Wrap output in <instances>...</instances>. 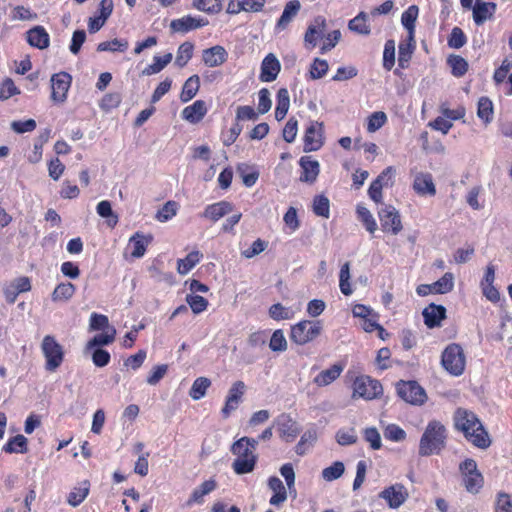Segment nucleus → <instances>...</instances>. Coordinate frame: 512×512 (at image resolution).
Here are the masks:
<instances>
[{
  "instance_id": "obj_26",
  "label": "nucleus",
  "mask_w": 512,
  "mask_h": 512,
  "mask_svg": "<svg viewBox=\"0 0 512 512\" xmlns=\"http://www.w3.org/2000/svg\"><path fill=\"white\" fill-rule=\"evenodd\" d=\"M152 239L151 235L145 236L141 232L134 233L128 242V248L131 249V257L135 259L143 257Z\"/></svg>"
},
{
  "instance_id": "obj_25",
  "label": "nucleus",
  "mask_w": 512,
  "mask_h": 512,
  "mask_svg": "<svg viewBox=\"0 0 512 512\" xmlns=\"http://www.w3.org/2000/svg\"><path fill=\"white\" fill-rule=\"evenodd\" d=\"M326 28V19L323 16L314 18L313 23L310 24L305 32L304 41L306 46L314 48L318 39L322 36Z\"/></svg>"
},
{
  "instance_id": "obj_37",
  "label": "nucleus",
  "mask_w": 512,
  "mask_h": 512,
  "mask_svg": "<svg viewBox=\"0 0 512 512\" xmlns=\"http://www.w3.org/2000/svg\"><path fill=\"white\" fill-rule=\"evenodd\" d=\"M276 101L275 118L280 121L284 119L290 106V97L286 88H281L278 90Z\"/></svg>"
},
{
  "instance_id": "obj_50",
  "label": "nucleus",
  "mask_w": 512,
  "mask_h": 512,
  "mask_svg": "<svg viewBox=\"0 0 512 512\" xmlns=\"http://www.w3.org/2000/svg\"><path fill=\"white\" fill-rule=\"evenodd\" d=\"M350 263L345 262L341 268L339 273V287L341 292L345 296H349L353 293L351 284H350Z\"/></svg>"
},
{
  "instance_id": "obj_40",
  "label": "nucleus",
  "mask_w": 512,
  "mask_h": 512,
  "mask_svg": "<svg viewBox=\"0 0 512 512\" xmlns=\"http://www.w3.org/2000/svg\"><path fill=\"white\" fill-rule=\"evenodd\" d=\"M172 58V53H166L163 56H154L153 63L146 66L142 74L153 75L159 73L172 61Z\"/></svg>"
},
{
  "instance_id": "obj_5",
  "label": "nucleus",
  "mask_w": 512,
  "mask_h": 512,
  "mask_svg": "<svg viewBox=\"0 0 512 512\" xmlns=\"http://www.w3.org/2000/svg\"><path fill=\"white\" fill-rule=\"evenodd\" d=\"M441 365L452 376H461L466 367V356L458 343H451L441 354Z\"/></svg>"
},
{
  "instance_id": "obj_4",
  "label": "nucleus",
  "mask_w": 512,
  "mask_h": 512,
  "mask_svg": "<svg viewBox=\"0 0 512 512\" xmlns=\"http://www.w3.org/2000/svg\"><path fill=\"white\" fill-rule=\"evenodd\" d=\"M353 400L363 399L371 401L378 399L383 395V386L377 379L368 375L356 376L351 384Z\"/></svg>"
},
{
  "instance_id": "obj_53",
  "label": "nucleus",
  "mask_w": 512,
  "mask_h": 512,
  "mask_svg": "<svg viewBox=\"0 0 512 512\" xmlns=\"http://www.w3.org/2000/svg\"><path fill=\"white\" fill-rule=\"evenodd\" d=\"M453 287V274L450 272L445 273L440 279L433 283L434 293L436 294H446L452 291Z\"/></svg>"
},
{
  "instance_id": "obj_52",
  "label": "nucleus",
  "mask_w": 512,
  "mask_h": 512,
  "mask_svg": "<svg viewBox=\"0 0 512 512\" xmlns=\"http://www.w3.org/2000/svg\"><path fill=\"white\" fill-rule=\"evenodd\" d=\"M193 6L209 14H217L222 10L221 0H194Z\"/></svg>"
},
{
  "instance_id": "obj_24",
  "label": "nucleus",
  "mask_w": 512,
  "mask_h": 512,
  "mask_svg": "<svg viewBox=\"0 0 512 512\" xmlns=\"http://www.w3.org/2000/svg\"><path fill=\"white\" fill-rule=\"evenodd\" d=\"M233 211V204L222 200L210 205H207L201 214L202 218L209 219L212 222H217L225 215Z\"/></svg>"
},
{
  "instance_id": "obj_47",
  "label": "nucleus",
  "mask_w": 512,
  "mask_h": 512,
  "mask_svg": "<svg viewBox=\"0 0 512 512\" xmlns=\"http://www.w3.org/2000/svg\"><path fill=\"white\" fill-rule=\"evenodd\" d=\"M194 45L192 42L186 41L182 43L177 50L175 64L178 67H184L193 57Z\"/></svg>"
},
{
  "instance_id": "obj_14",
  "label": "nucleus",
  "mask_w": 512,
  "mask_h": 512,
  "mask_svg": "<svg viewBox=\"0 0 512 512\" xmlns=\"http://www.w3.org/2000/svg\"><path fill=\"white\" fill-rule=\"evenodd\" d=\"M72 77L67 72H59L51 78V99L55 103H63L71 86Z\"/></svg>"
},
{
  "instance_id": "obj_56",
  "label": "nucleus",
  "mask_w": 512,
  "mask_h": 512,
  "mask_svg": "<svg viewBox=\"0 0 512 512\" xmlns=\"http://www.w3.org/2000/svg\"><path fill=\"white\" fill-rule=\"evenodd\" d=\"M395 64V41L389 39L385 42L383 51V68L390 71Z\"/></svg>"
},
{
  "instance_id": "obj_3",
  "label": "nucleus",
  "mask_w": 512,
  "mask_h": 512,
  "mask_svg": "<svg viewBox=\"0 0 512 512\" xmlns=\"http://www.w3.org/2000/svg\"><path fill=\"white\" fill-rule=\"evenodd\" d=\"M447 429L438 420L429 421L419 441L418 454L422 457L438 455L446 446Z\"/></svg>"
},
{
  "instance_id": "obj_44",
  "label": "nucleus",
  "mask_w": 512,
  "mask_h": 512,
  "mask_svg": "<svg viewBox=\"0 0 512 512\" xmlns=\"http://www.w3.org/2000/svg\"><path fill=\"white\" fill-rule=\"evenodd\" d=\"M312 210L316 216L328 219L330 217V201L328 197L323 194L316 195L313 198Z\"/></svg>"
},
{
  "instance_id": "obj_59",
  "label": "nucleus",
  "mask_w": 512,
  "mask_h": 512,
  "mask_svg": "<svg viewBox=\"0 0 512 512\" xmlns=\"http://www.w3.org/2000/svg\"><path fill=\"white\" fill-rule=\"evenodd\" d=\"M329 69L328 62L324 59L315 58L310 66V78L313 80L324 77Z\"/></svg>"
},
{
  "instance_id": "obj_43",
  "label": "nucleus",
  "mask_w": 512,
  "mask_h": 512,
  "mask_svg": "<svg viewBox=\"0 0 512 512\" xmlns=\"http://www.w3.org/2000/svg\"><path fill=\"white\" fill-rule=\"evenodd\" d=\"M447 63L451 68V73L455 77H462L468 71V62L460 55H450Z\"/></svg>"
},
{
  "instance_id": "obj_34",
  "label": "nucleus",
  "mask_w": 512,
  "mask_h": 512,
  "mask_svg": "<svg viewBox=\"0 0 512 512\" xmlns=\"http://www.w3.org/2000/svg\"><path fill=\"white\" fill-rule=\"evenodd\" d=\"M2 450L8 454H24L28 451V440L25 436L18 434L9 438V440L3 445Z\"/></svg>"
},
{
  "instance_id": "obj_12",
  "label": "nucleus",
  "mask_w": 512,
  "mask_h": 512,
  "mask_svg": "<svg viewBox=\"0 0 512 512\" xmlns=\"http://www.w3.org/2000/svg\"><path fill=\"white\" fill-rule=\"evenodd\" d=\"M246 389L247 387L245 383L241 380L232 384L228 390L224 406L221 409V415L224 419L229 418L231 413L234 412L242 403Z\"/></svg>"
},
{
  "instance_id": "obj_9",
  "label": "nucleus",
  "mask_w": 512,
  "mask_h": 512,
  "mask_svg": "<svg viewBox=\"0 0 512 512\" xmlns=\"http://www.w3.org/2000/svg\"><path fill=\"white\" fill-rule=\"evenodd\" d=\"M396 391L402 400L412 405H422L427 399L424 388L413 380H400L396 384Z\"/></svg>"
},
{
  "instance_id": "obj_20",
  "label": "nucleus",
  "mask_w": 512,
  "mask_h": 512,
  "mask_svg": "<svg viewBox=\"0 0 512 512\" xmlns=\"http://www.w3.org/2000/svg\"><path fill=\"white\" fill-rule=\"evenodd\" d=\"M280 70L279 60L274 54L269 53L262 60L259 79L262 82H272L277 78Z\"/></svg>"
},
{
  "instance_id": "obj_61",
  "label": "nucleus",
  "mask_w": 512,
  "mask_h": 512,
  "mask_svg": "<svg viewBox=\"0 0 512 512\" xmlns=\"http://www.w3.org/2000/svg\"><path fill=\"white\" fill-rule=\"evenodd\" d=\"M186 302L190 306L194 314H200L208 307V300L200 295L189 294L186 297Z\"/></svg>"
},
{
  "instance_id": "obj_13",
  "label": "nucleus",
  "mask_w": 512,
  "mask_h": 512,
  "mask_svg": "<svg viewBox=\"0 0 512 512\" xmlns=\"http://www.w3.org/2000/svg\"><path fill=\"white\" fill-rule=\"evenodd\" d=\"M274 425L281 439L286 442H292L300 433L298 423L287 413L280 414L275 420Z\"/></svg>"
},
{
  "instance_id": "obj_11",
  "label": "nucleus",
  "mask_w": 512,
  "mask_h": 512,
  "mask_svg": "<svg viewBox=\"0 0 512 512\" xmlns=\"http://www.w3.org/2000/svg\"><path fill=\"white\" fill-rule=\"evenodd\" d=\"M324 124L318 121H310L303 137L304 152L318 151L324 145Z\"/></svg>"
},
{
  "instance_id": "obj_51",
  "label": "nucleus",
  "mask_w": 512,
  "mask_h": 512,
  "mask_svg": "<svg viewBox=\"0 0 512 512\" xmlns=\"http://www.w3.org/2000/svg\"><path fill=\"white\" fill-rule=\"evenodd\" d=\"M20 89L15 85L13 79L6 77L0 83V101H6L9 98L19 95Z\"/></svg>"
},
{
  "instance_id": "obj_54",
  "label": "nucleus",
  "mask_w": 512,
  "mask_h": 512,
  "mask_svg": "<svg viewBox=\"0 0 512 512\" xmlns=\"http://www.w3.org/2000/svg\"><path fill=\"white\" fill-rule=\"evenodd\" d=\"M269 316L276 321L289 320L294 317V312L292 309L284 307L281 303H276L270 306Z\"/></svg>"
},
{
  "instance_id": "obj_6",
  "label": "nucleus",
  "mask_w": 512,
  "mask_h": 512,
  "mask_svg": "<svg viewBox=\"0 0 512 512\" xmlns=\"http://www.w3.org/2000/svg\"><path fill=\"white\" fill-rule=\"evenodd\" d=\"M323 331L320 320H301L291 326L290 340L297 345H305L316 340Z\"/></svg>"
},
{
  "instance_id": "obj_27",
  "label": "nucleus",
  "mask_w": 512,
  "mask_h": 512,
  "mask_svg": "<svg viewBox=\"0 0 512 512\" xmlns=\"http://www.w3.org/2000/svg\"><path fill=\"white\" fill-rule=\"evenodd\" d=\"M27 42L30 46L38 49H46L50 44V37L43 26H35L28 30Z\"/></svg>"
},
{
  "instance_id": "obj_7",
  "label": "nucleus",
  "mask_w": 512,
  "mask_h": 512,
  "mask_svg": "<svg viewBox=\"0 0 512 512\" xmlns=\"http://www.w3.org/2000/svg\"><path fill=\"white\" fill-rule=\"evenodd\" d=\"M41 351L45 358V370L55 372L64 361V349L54 336L46 335L41 343Z\"/></svg>"
},
{
  "instance_id": "obj_60",
  "label": "nucleus",
  "mask_w": 512,
  "mask_h": 512,
  "mask_svg": "<svg viewBox=\"0 0 512 512\" xmlns=\"http://www.w3.org/2000/svg\"><path fill=\"white\" fill-rule=\"evenodd\" d=\"M178 211V204L175 201H167L156 214V219L160 222H166L173 218Z\"/></svg>"
},
{
  "instance_id": "obj_35",
  "label": "nucleus",
  "mask_w": 512,
  "mask_h": 512,
  "mask_svg": "<svg viewBox=\"0 0 512 512\" xmlns=\"http://www.w3.org/2000/svg\"><path fill=\"white\" fill-rule=\"evenodd\" d=\"M200 88V78L198 75L190 76L184 83L182 91L180 93V100L183 103L192 100Z\"/></svg>"
},
{
  "instance_id": "obj_31",
  "label": "nucleus",
  "mask_w": 512,
  "mask_h": 512,
  "mask_svg": "<svg viewBox=\"0 0 512 512\" xmlns=\"http://www.w3.org/2000/svg\"><path fill=\"white\" fill-rule=\"evenodd\" d=\"M90 492V482L88 480H84L79 483L78 486L72 488V490L67 495V503L72 507L79 506L89 495Z\"/></svg>"
},
{
  "instance_id": "obj_62",
  "label": "nucleus",
  "mask_w": 512,
  "mask_h": 512,
  "mask_svg": "<svg viewBox=\"0 0 512 512\" xmlns=\"http://www.w3.org/2000/svg\"><path fill=\"white\" fill-rule=\"evenodd\" d=\"M269 348L274 352H284L287 349V340L281 329H277L272 333Z\"/></svg>"
},
{
  "instance_id": "obj_30",
  "label": "nucleus",
  "mask_w": 512,
  "mask_h": 512,
  "mask_svg": "<svg viewBox=\"0 0 512 512\" xmlns=\"http://www.w3.org/2000/svg\"><path fill=\"white\" fill-rule=\"evenodd\" d=\"M207 113L206 103L203 100H196L193 104L185 107L182 117L190 123L200 122Z\"/></svg>"
},
{
  "instance_id": "obj_16",
  "label": "nucleus",
  "mask_w": 512,
  "mask_h": 512,
  "mask_svg": "<svg viewBox=\"0 0 512 512\" xmlns=\"http://www.w3.org/2000/svg\"><path fill=\"white\" fill-rule=\"evenodd\" d=\"M299 180L304 183L313 184L320 173V164L312 156H302L299 160Z\"/></svg>"
},
{
  "instance_id": "obj_39",
  "label": "nucleus",
  "mask_w": 512,
  "mask_h": 512,
  "mask_svg": "<svg viewBox=\"0 0 512 512\" xmlns=\"http://www.w3.org/2000/svg\"><path fill=\"white\" fill-rule=\"evenodd\" d=\"M76 287L71 282H62L58 284L52 292V300L54 302L67 301L75 294Z\"/></svg>"
},
{
  "instance_id": "obj_48",
  "label": "nucleus",
  "mask_w": 512,
  "mask_h": 512,
  "mask_svg": "<svg viewBox=\"0 0 512 512\" xmlns=\"http://www.w3.org/2000/svg\"><path fill=\"white\" fill-rule=\"evenodd\" d=\"M129 43L126 39H113L104 41L97 45L98 52H125L128 49Z\"/></svg>"
},
{
  "instance_id": "obj_45",
  "label": "nucleus",
  "mask_w": 512,
  "mask_h": 512,
  "mask_svg": "<svg viewBox=\"0 0 512 512\" xmlns=\"http://www.w3.org/2000/svg\"><path fill=\"white\" fill-rule=\"evenodd\" d=\"M215 488L216 482L214 480L204 481L198 488L193 490L191 497L188 500V505H191L192 503H201L203 501V497L212 492Z\"/></svg>"
},
{
  "instance_id": "obj_36",
  "label": "nucleus",
  "mask_w": 512,
  "mask_h": 512,
  "mask_svg": "<svg viewBox=\"0 0 512 512\" xmlns=\"http://www.w3.org/2000/svg\"><path fill=\"white\" fill-rule=\"evenodd\" d=\"M31 280L27 276L18 277L14 280L12 284L13 288V297H10V289L5 290L6 300L9 303H14L16 301L17 296L20 293L28 292L31 290Z\"/></svg>"
},
{
  "instance_id": "obj_23",
  "label": "nucleus",
  "mask_w": 512,
  "mask_h": 512,
  "mask_svg": "<svg viewBox=\"0 0 512 512\" xmlns=\"http://www.w3.org/2000/svg\"><path fill=\"white\" fill-rule=\"evenodd\" d=\"M301 10V3L299 0H290L285 6L284 10L275 24L276 31L285 30L292 20L298 15Z\"/></svg>"
},
{
  "instance_id": "obj_32",
  "label": "nucleus",
  "mask_w": 512,
  "mask_h": 512,
  "mask_svg": "<svg viewBox=\"0 0 512 512\" xmlns=\"http://www.w3.org/2000/svg\"><path fill=\"white\" fill-rule=\"evenodd\" d=\"M494 115V107L491 99L487 96L479 98L477 103V116L484 125L492 122Z\"/></svg>"
},
{
  "instance_id": "obj_49",
  "label": "nucleus",
  "mask_w": 512,
  "mask_h": 512,
  "mask_svg": "<svg viewBox=\"0 0 512 512\" xmlns=\"http://www.w3.org/2000/svg\"><path fill=\"white\" fill-rule=\"evenodd\" d=\"M348 27L351 31L362 35H368L371 31L367 24V15L364 12H360L356 17L351 19L348 23Z\"/></svg>"
},
{
  "instance_id": "obj_57",
  "label": "nucleus",
  "mask_w": 512,
  "mask_h": 512,
  "mask_svg": "<svg viewBox=\"0 0 512 512\" xmlns=\"http://www.w3.org/2000/svg\"><path fill=\"white\" fill-rule=\"evenodd\" d=\"M115 334H116V331L114 328H111L110 333L97 334L92 339H90L88 341L87 348L91 349L94 347L109 345L115 340Z\"/></svg>"
},
{
  "instance_id": "obj_29",
  "label": "nucleus",
  "mask_w": 512,
  "mask_h": 512,
  "mask_svg": "<svg viewBox=\"0 0 512 512\" xmlns=\"http://www.w3.org/2000/svg\"><path fill=\"white\" fill-rule=\"evenodd\" d=\"M496 4L494 2L477 1L472 7L473 20L476 25H482L486 20L490 19L496 12Z\"/></svg>"
},
{
  "instance_id": "obj_58",
  "label": "nucleus",
  "mask_w": 512,
  "mask_h": 512,
  "mask_svg": "<svg viewBox=\"0 0 512 512\" xmlns=\"http://www.w3.org/2000/svg\"><path fill=\"white\" fill-rule=\"evenodd\" d=\"M384 437L387 440L393 442H401L404 441L407 437V434L404 429H402L397 424H389L384 428L383 431Z\"/></svg>"
},
{
  "instance_id": "obj_64",
  "label": "nucleus",
  "mask_w": 512,
  "mask_h": 512,
  "mask_svg": "<svg viewBox=\"0 0 512 512\" xmlns=\"http://www.w3.org/2000/svg\"><path fill=\"white\" fill-rule=\"evenodd\" d=\"M494 512H512V496L505 492H500L497 496Z\"/></svg>"
},
{
  "instance_id": "obj_55",
  "label": "nucleus",
  "mask_w": 512,
  "mask_h": 512,
  "mask_svg": "<svg viewBox=\"0 0 512 512\" xmlns=\"http://www.w3.org/2000/svg\"><path fill=\"white\" fill-rule=\"evenodd\" d=\"M441 114L449 120H460L466 115V108L463 105H458L454 109H450L447 102L441 103L440 105Z\"/></svg>"
},
{
  "instance_id": "obj_33",
  "label": "nucleus",
  "mask_w": 512,
  "mask_h": 512,
  "mask_svg": "<svg viewBox=\"0 0 512 512\" xmlns=\"http://www.w3.org/2000/svg\"><path fill=\"white\" fill-rule=\"evenodd\" d=\"M419 9L416 5L409 6L401 15V23L408 31V39L413 41L415 32V22L417 20Z\"/></svg>"
},
{
  "instance_id": "obj_10",
  "label": "nucleus",
  "mask_w": 512,
  "mask_h": 512,
  "mask_svg": "<svg viewBox=\"0 0 512 512\" xmlns=\"http://www.w3.org/2000/svg\"><path fill=\"white\" fill-rule=\"evenodd\" d=\"M381 230L384 233L397 235L402 229V221L399 211L392 205H385L378 211Z\"/></svg>"
},
{
  "instance_id": "obj_17",
  "label": "nucleus",
  "mask_w": 512,
  "mask_h": 512,
  "mask_svg": "<svg viewBox=\"0 0 512 512\" xmlns=\"http://www.w3.org/2000/svg\"><path fill=\"white\" fill-rule=\"evenodd\" d=\"M394 169L392 166L385 168L376 179H374L368 189V195L371 200L375 203H381L383 194L382 190L384 186H388V181L391 180Z\"/></svg>"
},
{
  "instance_id": "obj_8",
  "label": "nucleus",
  "mask_w": 512,
  "mask_h": 512,
  "mask_svg": "<svg viewBox=\"0 0 512 512\" xmlns=\"http://www.w3.org/2000/svg\"><path fill=\"white\" fill-rule=\"evenodd\" d=\"M462 475V483L467 492L478 494L484 485V477L477 468V463L472 458H467L459 465Z\"/></svg>"
},
{
  "instance_id": "obj_19",
  "label": "nucleus",
  "mask_w": 512,
  "mask_h": 512,
  "mask_svg": "<svg viewBox=\"0 0 512 512\" xmlns=\"http://www.w3.org/2000/svg\"><path fill=\"white\" fill-rule=\"evenodd\" d=\"M208 21L201 17H193L186 15L178 19H174L170 23V29L173 32L187 33L189 31L204 27Z\"/></svg>"
},
{
  "instance_id": "obj_21",
  "label": "nucleus",
  "mask_w": 512,
  "mask_h": 512,
  "mask_svg": "<svg viewBox=\"0 0 512 512\" xmlns=\"http://www.w3.org/2000/svg\"><path fill=\"white\" fill-rule=\"evenodd\" d=\"M412 188L420 196H435L436 186L433 177L428 172H419L415 175Z\"/></svg>"
},
{
  "instance_id": "obj_18",
  "label": "nucleus",
  "mask_w": 512,
  "mask_h": 512,
  "mask_svg": "<svg viewBox=\"0 0 512 512\" xmlns=\"http://www.w3.org/2000/svg\"><path fill=\"white\" fill-rule=\"evenodd\" d=\"M446 308L443 305L430 303L422 311L424 324L429 328L441 327L442 321L447 317Z\"/></svg>"
},
{
  "instance_id": "obj_22",
  "label": "nucleus",
  "mask_w": 512,
  "mask_h": 512,
  "mask_svg": "<svg viewBox=\"0 0 512 512\" xmlns=\"http://www.w3.org/2000/svg\"><path fill=\"white\" fill-rule=\"evenodd\" d=\"M228 59V53L223 46L215 45L204 49L202 52L203 63L210 68L224 64Z\"/></svg>"
},
{
  "instance_id": "obj_28",
  "label": "nucleus",
  "mask_w": 512,
  "mask_h": 512,
  "mask_svg": "<svg viewBox=\"0 0 512 512\" xmlns=\"http://www.w3.org/2000/svg\"><path fill=\"white\" fill-rule=\"evenodd\" d=\"M343 369L344 366L342 364H333L328 369L322 370L319 374H317L314 377L313 382L319 387L328 386L339 378L343 372Z\"/></svg>"
},
{
  "instance_id": "obj_46",
  "label": "nucleus",
  "mask_w": 512,
  "mask_h": 512,
  "mask_svg": "<svg viewBox=\"0 0 512 512\" xmlns=\"http://www.w3.org/2000/svg\"><path fill=\"white\" fill-rule=\"evenodd\" d=\"M415 48L414 40L404 43L400 42L398 46V66L401 69L408 67L409 61L411 60L413 50Z\"/></svg>"
},
{
  "instance_id": "obj_1",
  "label": "nucleus",
  "mask_w": 512,
  "mask_h": 512,
  "mask_svg": "<svg viewBox=\"0 0 512 512\" xmlns=\"http://www.w3.org/2000/svg\"><path fill=\"white\" fill-rule=\"evenodd\" d=\"M454 425L475 447L486 449L490 446L491 440L488 432L474 412L458 408L454 414Z\"/></svg>"
},
{
  "instance_id": "obj_42",
  "label": "nucleus",
  "mask_w": 512,
  "mask_h": 512,
  "mask_svg": "<svg viewBox=\"0 0 512 512\" xmlns=\"http://www.w3.org/2000/svg\"><path fill=\"white\" fill-rule=\"evenodd\" d=\"M211 386V380L207 377H198L194 380L189 395L193 400H200L206 395L207 389Z\"/></svg>"
},
{
  "instance_id": "obj_41",
  "label": "nucleus",
  "mask_w": 512,
  "mask_h": 512,
  "mask_svg": "<svg viewBox=\"0 0 512 512\" xmlns=\"http://www.w3.org/2000/svg\"><path fill=\"white\" fill-rule=\"evenodd\" d=\"M356 214L357 218L359 221H361L366 230L370 234H374V232L377 230V223L371 212L365 206L359 204L356 207Z\"/></svg>"
},
{
  "instance_id": "obj_38",
  "label": "nucleus",
  "mask_w": 512,
  "mask_h": 512,
  "mask_svg": "<svg viewBox=\"0 0 512 512\" xmlns=\"http://www.w3.org/2000/svg\"><path fill=\"white\" fill-rule=\"evenodd\" d=\"M202 254L199 251H192L183 259L177 262V271L181 275L189 273L201 260Z\"/></svg>"
},
{
  "instance_id": "obj_63",
  "label": "nucleus",
  "mask_w": 512,
  "mask_h": 512,
  "mask_svg": "<svg viewBox=\"0 0 512 512\" xmlns=\"http://www.w3.org/2000/svg\"><path fill=\"white\" fill-rule=\"evenodd\" d=\"M122 101V96L119 92H111L105 94L100 101V108L109 111L117 108Z\"/></svg>"
},
{
  "instance_id": "obj_15",
  "label": "nucleus",
  "mask_w": 512,
  "mask_h": 512,
  "mask_svg": "<svg viewBox=\"0 0 512 512\" xmlns=\"http://www.w3.org/2000/svg\"><path fill=\"white\" fill-rule=\"evenodd\" d=\"M379 497L387 502L389 508L397 509L405 503L409 497V493L403 484L396 483L382 490L379 493Z\"/></svg>"
},
{
  "instance_id": "obj_2",
  "label": "nucleus",
  "mask_w": 512,
  "mask_h": 512,
  "mask_svg": "<svg viewBox=\"0 0 512 512\" xmlns=\"http://www.w3.org/2000/svg\"><path fill=\"white\" fill-rule=\"evenodd\" d=\"M257 444L258 441L256 439L247 436L233 443L231 452L237 458L232 463V467L236 474H247L254 470L257 463V455L255 454Z\"/></svg>"
}]
</instances>
